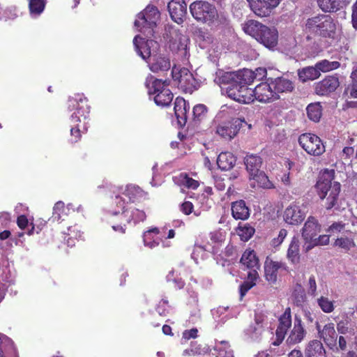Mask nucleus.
I'll use <instances>...</instances> for the list:
<instances>
[{"label": "nucleus", "mask_w": 357, "mask_h": 357, "mask_svg": "<svg viewBox=\"0 0 357 357\" xmlns=\"http://www.w3.org/2000/svg\"><path fill=\"white\" fill-rule=\"evenodd\" d=\"M107 222L114 231L124 234L126 224L135 225L146 218V214L137 204L127 202L123 196H115L111 208L107 212Z\"/></svg>", "instance_id": "f257e3e1"}, {"label": "nucleus", "mask_w": 357, "mask_h": 357, "mask_svg": "<svg viewBox=\"0 0 357 357\" xmlns=\"http://www.w3.org/2000/svg\"><path fill=\"white\" fill-rule=\"evenodd\" d=\"M133 45L138 55L149 65L153 73L168 70L171 67L170 60L167 56L159 55V44L154 40H146L139 36L133 39Z\"/></svg>", "instance_id": "f03ea898"}, {"label": "nucleus", "mask_w": 357, "mask_h": 357, "mask_svg": "<svg viewBox=\"0 0 357 357\" xmlns=\"http://www.w3.org/2000/svg\"><path fill=\"white\" fill-rule=\"evenodd\" d=\"M68 108L72 112L70 115V141L77 142L81 137V129H86V119L89 116L90 108L87 100L83 94H75L69 98Z\"/></svg>", "instance_id": "7ed1b4c3"}, {"label": "nucleus", "mask_w": 357, "mask_h": 357, "mask_svg": "<svg viewBox=\"0 0 357 357\" xmlns=\"http://www.w3.org/2000/svg\"><path fill=\"white\" fill-rule=\"evenodd\" d=\"M334 174V170H324L316 184L319 198L326 199L325 206L327 210L337 206L340 192V183L333 181Z\"/></svg>", "instance_id": "20e7f679"}, {"label": "nucleus", "mask_w": 357, "mask_h": 357, "mask_svg": "<svg viewBox=\"0 0 357 357\" xmlns=\"http://www.w3.org/2000/svg\"><path fill=\"white\" fill-rule=\"evenodd\" d=\"M243 30L268 49L274 48L278 40V32L275 27H268L256 20H250L242 24Z\"/></svg>", "instance_id": "39448f33"}, {"label": "nucleus", "mask_w": 357, "mask_h": 357, "mask_svg": "<svg viewBox=\"0 0 357 357\" xmlns=\"http://www.w3.org/2000/svg\"><path fill=\"white\" fill-rule=\"evenodd\" d=\"M190 40L175 28H169L167 33V46L174 59L183 63L190 57Z\"/></svg>", "instance_id": "423d86ee"}, {"label": "nucleus", "mask_w": 357, "mask_h": 357, "mask_svg": "<svg viewBox=\"0 0 357 357\" xmlns=\"http://www.w3.org/2000/svg\"><path fill=\"white\" fill-rule=\"evenodd\" d=\"M192 17L198 22L208 25H218L225 20V17L218 13L216 8L206 1H195L190 5Z\"/></svg>", "instance_id": "0eeeda50"}, {"label": "nucleus", "mask_w": 357, "mask_h": 357, "mask_svg": "<svg viewBox=\"0 0 357 357\" xmlns=\"http://www.w3.org/2000/svg\"><path fill=\"white\" fill-rule=\"evenodd\" d=\"M166 227H151L143 233V243L144 245L149 249H154L161 245L163 248H168L172 245L170 241L175 236V231L169 229L167 232V236Z\"/></svg>", "instance_id": "6e6552de"}, {"label": "nucleus", "mask_w": 357, "mask_h": 357, "mask_svg": "<svg viewBox=\"0 0 357 357\" xmlns=\"http://www.w3.org/2000/svg\"><path fill=\"white\" fill-rule=\"evenodd\" d=\"M160 16V14L157 7L148 5L142 12L137 15L134 23L135 27L139 31L146 33L147 36H152Z\"/></svg>", "instance_id": "1a4fd4ad"}, {"label": "nucleus", "mask_w": 357, "mask_h": 357, "mask_svg": "<svg viewBox=\"0 0 357 357\" xmlns=\"http://www.w3.org/2000/svg\"><path fill=\"white\" fill-rule=\"evenodd\" d=\"M146 83L148 93L150 96H153V100L157 105L165 107L172 101L173 93L167 88L165 82L150 77L146 79Z\"/></svg>", "instance_id": "9d476101"}, {"label": "nucleus", "mask_w": 357, "mask_h": 357, "mask_svg": "<svg viewBox=\"0 0 357 357\" xmlns=\"http://www.w3.org/2000/svg\"><path fill=\"white\" fill-rule=\"evenodd\" d=\"M241 263L243 266L250 268L248 273V279L240 287L241 297L243 298L247 291L255 284L258 277L257 269L259 268V261L253 250H246L242 255Z\"/></svg>", "instance_id": "9b49d317"}, {"label": "nucleus", "mask_w": 357, "mask_h": 357, "mask_svg": "<svg viewBox=\"0 0 357 357\" xmlns=\"http://www.w3.org/2000/svg\"><path fill=\"white\" fill-rule=\"evenodd\" d=\"M306 29L323 36L332 37L336 30V24L328 15H320L307 20Z\"/></svg>", "instance_id": "f8f14e48"}, {"label": "nucleus", "mask_w": 357, "mask_h": 357, "mask_svg": "<svg viewBox=\"0 0 357 357\" xmlns=\"http://www.w3.org/2000/svg\"><path fill=\"white\" fill-rule=\"evenodd\" d=\"M172 75L174 81L176 82L178 88L183 91L191 93L196 88L197 82L193 75L188 68L174 66Z\"/></svg>", "instance_id": "ddd939ff"}, {"label": "nucleus", "mask_w": 357, "mask_h": 357, "mask_svg": "<svg viewBox=\"0 0 357 357\" xmlns=\"http://www.w3.org/2000/svg\"><path fill=\"white\" fill-rule=\"evenodd\" d=\"M298 143L305 151L313 156L322 155L326 148L322 140L317 135L306 132L301 135L298 137Z\"/></svg>", "instance_id": "4468645a"}, {"label": "nucleus", "mask_w": 357, "mask_h": 357, "mask_svg": "<svg viewBox=\"0 0 357 357\" xmlns=\"http://www.w3.org/2000/svg\"><path fill=\"white\" fill-rule=\"evenodd\" d=\"M226 92L228 97L240 103L249 104L255 100L254 89L245 85L235 84L228 86Z\"/></svg>", "instance_id": "2eb2a0df"}, {"label": "nucleus", "mask_w": 357, "mask_h": 357, "mask_svg": "<svg viewBox=\"0 0 357 357\" xmlns=\"http://www.w3.org/2000/svg\"><path fill=\"white\" fill-rule=\"evenodd\" d=\"M243 123L247 124L241 119H234L231 121L221 123L217 126L215 133L223 139L230 140L237 135Z\"/></svg>", "instance_id": "dca6fc26"}, {"label": "nucleus", "mask_w": 357, "mask_h": 357, "mask_svg": "<svg viewBox=\"0 0 357 357\" xmlns=\"http://www.w3.org/2000/svg\"><path fill=\"white\" fill-rule=\"evenodd\" d=\"M253 13L261 17H268L281 0H247Z\"/></svg>", "instance_id": "f3484780"}, {"label": "nucleus", "mask_w": 357, "mask_h": 357, "mask_svg": "<svg viewBox=\"0 0 357 357\" xmlns=\"http://www.w3.org/2000/svg\"><path fill=\"white\" fill-rule=\"evenodd\" d=\"M305 215V207L303 205L292 203L284 210L283 218L286 223L296 225L303 222Z\"/></svg>", "instance_id": "a211bd4d"}, {"label": "nucleus", "mask_w": 357, "mask_h": 357, "mask_svg": "<svg viewBox=\"0 0 357 357\" xmlns=\"http://www.w3.org/2000/svg\"><path fill=\"white\" fill-rule=\"evenodd\" d=\"M321 231V225L318 220L313 216H310L307 219L301 230L302 238L305 241L304 248L310 243V241L317 236Z\"/></svg>", "instance_id": "6ab92c4d"}, {"label": "nucleus", "mask_w": 357, "mask_h": 357, "mask_svg": "<svg viewBox=\"0 0 357 357\" xmlns=\"http://www.w3.org/2000/svg\"><path fill=\"white\" fill-rule=\"evenodd\" d=\"M339 86L340 82L337 77L327 76L321 81L315 83L314 91L319 96H328L334 92Z\"/></svg>", "instance_id": "aec40b11"}, {"label": "nucleus", "mask_w": 357, "mask_h": 357, "mask_svg": "<svg viewBox=\"0 0 357 357\" xmlns=\"http://www.w3.org/2000/svg\"><path fill=\"white\" fill-rule=\"evenodd\" d=\"M255 99L261 102H269L278 98L277 93L269 84L262 82L254 89Z\"/></svg>", "instance_id": "412c9836"}, {"label": "nucleus", "mask_w": 357, "mask_h": 357, "mask_svg": "<svg viewBox=\"0 0 357 357\" xmlns=\"http://www.w3.org/2000/svg\"><path fill=\"white\" fill-rule=\"evenodd\" d=\"M168 10L172 19L181 24L187 14V4L184 0H172L168 3Z\"/></svg>", "instance_id": "4be33fe9"}, {"label": "nucleus", "mask_w": 357, "mask_h": 357, "mask_svg": "<svg viewBox=\"0 0 357 357\" xmlns=\"http://www.w3.org/2000/svg\"><path fill=\"white\" fill-rule=\"evenodd\" d=\"M291 310L287 307L279 319V324L276 330L277 340L279 342L278 344L284 340L287 332L291 329Z\"/></svg>", "instance_id": "5701e85b"}, {"label": "nucleus", "mask_w": 357, "mask_h": 357, "mask_svg": "<svg viewBox=\"0 0 357 357\" xmlns=\"http://www.w3.org/2000/svg\"><path fill=\"white\" fill-rule=\"evenodd\" d=\"M287 268L284 263L275 261L268 257L264 264L266 279L270 282H275L277 280L278 272L280 270L287 271Z\"/></svg>", "instance_id": "b1692460"}, {"label": "nucleus", "mask_w": 357, "mask_h": 357, "mask_svg": "<svg viewBox=\"0 0 357 357\" xmlns=\"http://www.w3.org/2000/svg\"><path fill=\"white\" fill-rule=\"evenodd\" d=\"M287 339L289 344H295L301 342L305 337L306 331L303 328L301 319L295 317L293 327L289 330Z\"/></svg>", "instance_id": "393cba45"}, {"label": "nucleus", "mask_w": 357, "mask_h": 357, "mask_svg": "<svg viewBox=\"0 0 357 357\" xmlns=\"http://www.w3.org/2000/svg\"><path fill=\"white\" fill-rule=\"evenodd\" d=\"M0 357H19L13 340L3 334H0Z\"/></svg>", "instance_id": "a878e982"}, {"label": "nucleus", "mask_w": 357, "mask_h": 357, "mask_svg": "<svg viewBox=\"0 0 357 357\" xmlns=\"http://www.w3.org/2000/svg\"><path fill=\"white\" fill-rule=\"evenodd\" d=\"M321 338L330 347L336 344L337 335L335 330V326L333 323H328L324 326L322 330H320L319 325L317 326Z\"/></svg>", "instance_id": "bb28decb"}, {"label": "nucleus", "mask_w": 357, "mask_h": 357, "mask_svg": "<svg viewBox=\"0 0 357 357\" xmlns=\"http://www.w3.org/2000/svg\"><path fill=\"white\" fill-rule=\"evenodd\" d=\"M174 113L181 126L185 124L187 120V113L190 109L189 104L186 102L184 98L178 97L174 102Z\"/></svg>", "instance_id": "cd10ccee"}, {"label": "nucleus", "mask_w": 357, "mask_h": 357, "mask_svg": "<svg viewBox=\"0 0 357 357\" xmlns=\"http://www.w3.org/2000/svg\"><path fill=\"white\" fill-rule=\"evenodd\" d=\"M305 357H326L323 344L317 340L309 341L305 348Z\"/></svg>", "instance_id": "c85d7f7f"}, {"label": "nucleus", "mask_w": 357, "mask_h": 357, "mask_svg": "<svg viewBox=\"0 0 357 357\" xmlns=\"http://www.w3.org/2000/svg\"><path fill=\"white\" fill-rule=\"evenodd\" d=\"M143 191L137 186L129 185H127L122 192L116 196H123L126 198V204L127 202H133L137 204L143 197Z\"/></svg>", "instance_id": "c756f323"}, {"label": "nucleus", "mask_w": 357, "mask_h": 357, "mask_svg": "<svg viewBox=\"0 0 357 357\" xmlns=\"http://www.w3.org/2000/svg\"><path fill=\"white\" fill-rule=\"evenodd\" d=\"M319 8L324 12H335L345 7L349 0H317Z\"/></svg>", "instance_id": "7c9ffc66"}, {"label": "nucleus", "mask_w": 357, "mask_h": 357, "mask_svg": "<svg viewBox=\"0 0 357 357\" xmlns=\"http://www.w3.org/2000/svg\"><path fill=\"white\" fill-rule=\"evenodd\" d=\"M250 185L252 188H263L270 189L273 188V184L268 176L262 172H259L250 176Z\"/></svg>", "instance_id": "2f4dec72"}, {"label": "nucleus", "mask_w": 357, "mask_h": 357, "mask_svg": "<svg viewBox=\"0 0 357 357\" xmlns=\"http://www.w3.org/2000/svg\"><path fill=\"white\" fill-rule=\"evenodd\" d=\"M70 210L74 211L75 208L73 204H68L66 206L63 202H57L54 208L52 219L53 221H59L63 220L68 215Z\"/></svg>", "instance_id": "473e14b6"}, {"label": "nucleus", "mask_w": 357, "mask_h": 357, "mask_svg": "<svg viewBox=\"0 0 357 357\" xmlns=\"http://www.w3.org/2000/svg\"><path fill=\"white\" fill-rule=\"evenodd\" d=\"M231 214L236 220H246L250 215V211L243 200L233 202Z\"/></svg>", "instance_id": "72a5a7b5"}, {"label": "nucleus", "mask_w": 357, "mask_h": 357, "mask_svg": "<svg viewBox=\"0 0 357 357\" xmlns=\"http://www.w3.org/2000/svg\"><path fill=\"white\" fill-rule=\"evenodd\" d=\"M174 183L181 186L190 190H195L199 186V182L190 177L186 173H181L173 178Z\"/></svg>", "instance_id": "f704fd0d"}, {"label": "nucleus", "mask_w": 357, "mask_h": 357, "mask_svg": "<svg viewBox=\"0 0 357 357\" xmlns=\"http://www.w3.org/2000/svg\"><path fill=\"white\" fill-rule=\"evenodd\" d=\"M287 259L292 264H297L300 260V250H299V240L298 237L294 236L290 242L289 245L287 253Z\"/></svg>", "instance_id": "c9c22d12"}, {"label": "nucleus", "mask_w": 357, "mask_h": 357, "mask_svg": "<svg viewBox=\"0 0 357 357\" xmlns=\"http://www.w3.org/2000/svg\"><path fill=\"white\" fill-rule=\"evenodd\" d=\"M262 322L263 320L261 319V317L259 315H256L255 324L253 326H251L246 331V335H248L251 340L257 341L259 340L260 337L262 335V333L264 331V327Z\"/></svg>", "instance_id": "e433bc0d"}, {"label": "nucleus", "mask_w": 357, "mask_h": 357, "mask_svg": "<svg viewBox=\"0 0 357 357\" xmlns=\"http://www.w3.org/2000/svg\"><path fill=\"white\" fill-rule=\"evenodd\" d=\"M236 163L234 155L230 152L221 153L217 159V164L220 169L222 170H229L234 167Z\"/></svg>", "instance_id": "4c0bfd02"}, {"label": "nucleus", "mask_w": 357, "mask_h": 357, "mask_svg": "<svg viewBox=\"0 0 357 357\" xmlns=\"http://www.w3.org/2000/svg\"><path fill=\"white\" fill-rule=\"evenodd\" d=\"M244 162L249 176H252L259 171L261 165V159L256 155H249L245 158Z\"/></svg>", "instance_id": "58836bf2"}, {"label": "nucleus", "mask_w": 357, "mask_h": 357, "mask_svg": "<svg viewBox=\"0 0 357 357\" xmlns=\"http://www.w3.org/2000/svg\"><path fill=\"white\" fill-rule=\"evenodd\" d=\"M298 75L299 79L303 82H305L317 79L320 76V73H319V70H317L315 65L314 66H308L299 70Z\"/></svg>", "instance_id": "ea45409f"}, {"label": "nucleus", "mask_w": 357, "mask_h": 357, "mask_svg": "<svg viewBox=\"0 0 357 357\" xmlns=\"http://www.w3.org/2000/svg\"><path fill=\"white\" fill-rule=\"evenodd\" d=\"M236 84L239 85H250L255 80V74L252 70L243 69L236 72Z\"/></svg>", "instance_id": "a19ab883"}, {"label": "nucleus", "mask_w": 357, "mask_h": 357, "mask_svg": "<svg viewBox=\"0 0 357 357\" xmlns=\"http://www.w3.org/2000/svg\"><path fill=\"white\" fill-rule=\"evenodd\" d=\"M275 91L277 93L290 92L294 88L293 82L284 77H278L273 82Z\"/></svg>", "instance_id": "79ce46f5"}, {"label": "nucleus", "mask_w": 357, "mask_h": 357, "mask_svg": "<svg viewBox=\"0 0 357 357\" xmlns=\"http://www.w3.org/2000/svg\"><path fill=\"white\" fill-rule=\"evenodd\" d=\"M236 72H223L219 71L217 73L215 82L221 84H229V86L234 85L236 84Z\"/></svg>", "instance_id": "37998d69"}, {"label": "nucleus", "mask_w": 357, "mask_h": 357, "mask_svg": "<svg viewBox=\"0 0 357 357\" xmlns=\"http://www.w3.org/2000/svg\"><path fill=\"white\" fill-rule=\"evenodd\" d=\"M46 0H29L30 15L32 17H37L44 11Z\"/></svg>", "instance_id": "c03bdc74"}, {"label": "nucleus", "mask_w": 357, "mask_h": 357, "mask_svg": "<svg viewBox=\"0 0 357 357\" xmlns=\"http://www.w3.org/2000/svg\"><path fill=\"white\" fill-rule=\"evenodd\" d=\"M334 245L342 249L344 252H349L356 246V243L353 238L342 236L335 240Z\"/></svg>", "instance_id": "a18cd8bd"}, {"label": "nucleus", "mask_w": 357, "mask_h": 357, "mask_svg": "<svg viewBox=\"0 0 357 357\" xmlns=\"http://www.w3.org/2000/svg\"><path fill=\"white\" fill-rule=\"evenodd\" d=\"M307 114L310 119L314 122L319 121L321 116V106L319 102L311 103L307 107Z\"/></svg>", "instance_id": "49530a36"}, {"label": "nucleus", "mask_w": 357, "mask_h": 357, "mask_svg": "<svg viewBox=\"0 0 357 357\" xmlns=\"http://www.w3.org/2000/svg\"><path fill=\"white\" fill-rule=\"evenodd\" d=\"M319 73H327L333 70H335L340 67V63L338 61H330L324 59L317 62L316 64Z\"/></svg>", "instance_id": "de8ad7c7"}, {"label": "nucleus", "mask_w": 357, "mask_h": 357, "mask_svg": "<svg viewBox=\"0 0 357 357\" xmlns=\"http://www.w3.org/2000/svg\"><path fill=\"white\" fill-rule=\"evenodd\" d=\"M255 229L248 224L239 225L237 234L243 241H248L254 234Z\"/></svg>", "instance_id": "09e8293b"}, {"label": "nucleus", "mask_w": 357, "mask_h": 357, "mask_svg": "<svg viewBox=\"0 0 357 357\" xmlns=\"http://www.w3.org/2000/svg\"><path fill=\"white\" fill-rule=\"evenodd\" d=\"M317 304L325 313H331L335 309V301H331L328 297L321 296L317 298Z\"/></svg>", "instance_id": "8fccbe9b"}, {"label": "nucleus", "mask_w": 357, "mask_h": 357, "mask_svg": "<svg viewBox=\"0 0 357 357\" xmlns=\"http://www.w3.org/2000/svg\"><path fill=\"white\" fill-rule=\"evenodd\" d=\"M351 79L352 82L347 86L345 93L351 98H357V65L354 68L351 74Z\"/></svg>", "instance_id": "3c124183"}, {"label": "nucleus", "mask_w": 357, "mask_h": 357, "mask_svg": "<svg viewBox=\"0 0 357 357\" xmlns=\"http://www.w3.org/2000/svg\"><path fill=\"white\" fill-rule=\"evenodd\" d=\"M329 235L327 234L320 235L319 237H314L310 243L306 245L305 250L308 251L315 246L328 245L329 243Z\"/></svg>", "instance_id": "603ef678"}, {"label": "nucleus", "mask_w": 357, "mask_h": 357, "mask_svg": "<svg viewBox=\"0 0 357 357\" xmlns=\"http://www.w3.org/2000/svg\"><path fill=\"white\" fill-rule=\"evenodd\" d=\"M68 238L67 240V244L68 246H73L75 244L73 238H82V233L79 230L78 227L76 226L69 227L68 228Z\"/></svg>", "instance_id": "864d4df0"}, {"label": "nucleus", "mask_w": 357, "mask_h": 357, "mask_svg": "<svg viewBox=\"0 0 357 357\" xmlns=\"http://www.w3.org/2000/svg\"><path fill=\"white\" fill-rule=\"evenodd\" d=\"M287 231L285 229H281L276 237H274L271 241V245L275 248H278L284 241L287 236Z\"/></svg>", "instance_id": "5fc2aeb1"}, {"label": "nucleus", "mask_w": 357, "mask_h": 357, "mask_svg": "<svg viewBox=\"0 0 357 357\" xmlns=\"http://www.w3.org/2000/svg\"><path fill=\"white\" fill-rule=\"evenodd\" d=\"M214 350L218 351V356H225V351H229L231 354L232 351L229 348V343L226 341H220L215 343Z\"/></svg>", "instance_id": "6e6d98bb"}, {"label": "nucleus", "mask_w": 357, "mask_h": 357, "mask_svg": "<svg viewBox=\"0 0 357 357\" xmlns=\"http://www.w3.org/2000/svg\"><path fill=\"white\" fill-rule=\"evenodd\" d=\"M207 252H211V248L208 246L204 248L201 245H196L192 252V257L195 259V261L197 260V258L199 255H201V257L204 259L206 257ZM196 263L198 262L196 261Z\"/></svg>", "instance_id": "4d7b16f0"}, {"label": "nucleus", "mask_w": 357, "mask_h": 357, "mask_svg": "<svg viewBox=\"0 0 357 357\" xmlns=\"http://www.w3.org/2000/svg\"><path fill=\"white\" fill-rule=\"evenodd\" d=\"M193 116L198 120L204 117L207 113V108L204 105L199 104L193 107Z\"/></svg>", "instance_id": "13d9d810"}, {"label": "nucleus", "mask_w": 357, "mask_h": 357, "mask_svg": "<svg viewBox=\"0 0 357 357\" xmlns=\"http://www.w3.org/2000/svg\"><path fill=\"white\" fill-rule=\"evenodd\" d=\"M227 308L225 307H218L212 310V314L215 319H220L221 321H225V316H222L227 311Z\"/></svg>", "instance_id": "bf43d9fd"}, {"label": "nucleus", "mask_w": 357, "mask_h": 357, "mask_svg": "<svg viewBox=\"0 0 357 357\" xmlns=\"http://www.w3.org/2000/svg\"><path fill=\"white\" fill-rule=\"evenodd\" d=\"M294 303L297 306H303V304L304 303L305 301V295L303 291L299 290L296 291L294 293Z\"/></svg>", "instance_id": "052dcab7"}, {"label": "nucleus", "mask_w": 357, "mask_h": 357, "mask_svg": "<svg viewBox=\"0 0 357 357\" xmlns=\"http://www.w3.org/2000/svg\"><path fill=\"white\" fill-rule=\"evenodd\" d=\"M307 286H308V293L311 296H315L317 294V283H316L314 276L312 275L310 277L308 283H307Z\"/></svg>", "instance_id": "680f3d73"}, {"label": "nucleus", "mask_w": 357, "mask_h": 357, "mask_svg": "<svg viewBox=\"0 0 357 357\" xmlns=\"http://www.w3.org/2000/svg\"><path fill=\"white\" fill-rule=\"evenodd\" d=\"M344 229V224L342 222H334L327 229V232L334 234L342 231Z\"/></svg>", "instance_id": "e2e57ef3"}, {"label": "nucleus", "mask_w": 357, "mask_h": 357, "mask_svg": "<svg viewBox=\"0 0 357 357\" xmlns=\"http://www.w3.org/2000/svg\"><path fill=\"white\" fill-rule=\"evenodd\" d=\"M175 272H176L175 271H172V272H170L167 275V279H168V280H173L175 283H176L177 287L178 289H181L185 285L184 280L181 278H174V276Z\"/></svg>", "instance_id": "0e129e2a"}, {"label": "nucleus", "mask_w": 357, "mask_h": 357, "mask_svg": "<svg viewBox=\"0 0 357 357\" xmlns=\"http://www.w3.org/2000/svg\"><path fill=\"white\" fill-rule=\"evenodd\" d=\"M198 330L197 328H192L190 330H185L183 333L182 338L188 340L191 338H196L197 337Z\"/></svg>", "instance_id": "69168bd1"}, {"label": "nucleus", "mask_w": 357, "mask_h": 357, "mask_svg": "<svg viewBox=\"0 0 357 357\" xmlns=\"http://www.w3.org/2000/svg\"><path fill=\"white\" fill-rule=\"evenodd\" d=\"M193 204L190 202H185L181 205V211L185 215H190L192 212Z\"/></svg>", "instance_id": "338daca9"}, {"label": "nucleus", "mask_w": 357, "mask_h": 357, "mask_svg": "<svg viewBox=\"0 0 357 357\" xmlns=\"http://www.w3.org/2000/svg\"><path fill=\"white\" fill-rule=\"evenodd\" d=\"M352 26L355 29H357V1L352 6Z\"/></svg>", "instance_id": "774afa93"}]
</instances>
